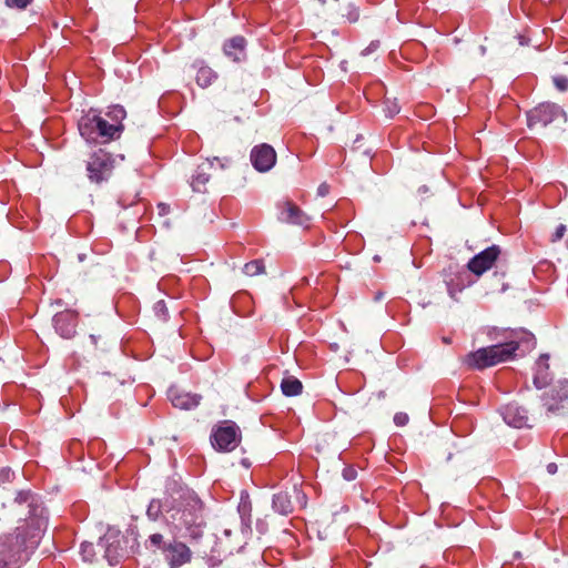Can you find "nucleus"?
I'll return each mask as SVG.
<instances>
[{
    "label": "nucleus",
    "mask_w": 568,
    "mask_h": 568,
    "mask_svg": "<svg viewBox=\"0 0 568 568\" xmlns=\"http://www.w3.org/2000/svg\"><path fill=\"white\" fill-rule=\"evenodd\" d=\"M171 511V518L185 528L200 527L203 524V503L191 489L179 491Z\"/></svg>",
    "instance_id": "nucleus-1"
},
{
    "label": "nucleus",
    "mask_w": 568,
    "mask_h": 568,
    "mask_svg": "<svg viewBox=\"0 0 568 568\" xmlns=\"http://www.w3.org/2000/svg\"><path fill=\"white\" fill-rule=\"evenodd\" d=\"M78 129L81 136L90 143H108L119 139V126L116 124H109L94 110H90L80 118Z\"/></svg>",
    "instance_id": "nucleus-2"
},
{
    "label": "nucleus",
    "mask_w": 568,
    "mask_h": 568,
    "mask_svg": "<svg viewBox=\"0 0 568 568\" xmlns=\"http://www.w3.org/2000/svg\"><path fill=\"white\" fill-rule=\"evenodd\" d=\"M518 347L519 344L515 341L481 347L476 352L468 354L466 363L473 368L484 369L511 359Z\"/></svg>",
    "instance_id": "nucleus-3"
},
{
    "label": "nucleus",
    "mask_w": 568,
    "mask_h": 568,
    "mask_svg": "<svg viewBox=\"0 0 568 568\" xmlns=\"http://www.w3.org/2000/svg\"><path fill=\"white\" fill-rule=\"evenodd\" d=\"M48 520L42 516V509L40 514H34L27 519L26 526L19 527L14 537V542H8L14 550H20L26 554V560L29 556V550L34 549L41 539L42 534L45 531Z\"/></svg>",
    "instance_id": "nucleus-4"
},
{
    "label": "nucleus",
    "mask_w": 568,
    "mask_h": 568,
    "mask_svg": "<svg viewBox=\"0 0 568 568\" xmlns=\"http://www.w3.org/2000/svg\"><path fill=\"white\" fill-rule=\"evenodd\" d=\"M115 166L113 155L102 149L92 152L85 161V171L89 181L93 184H102L112 176Z\"/></svg>",
    "instance_id": "nucleus-5"
},
{
    "label": "nucleus",
    "mask_w": 568,
    "mask_h": 568,
    "mask_svg": "<svg viewBox=\"0 0 568 568\" xmlns=\"http://www.w3.org/2000/svg\"><path fill=\"white\" fill-rule=\"evenodd\" d=\"M547 417L568 415V379L559 381L541 396Z\"/></svg>",
    "instance_id": "nucleus-6"
},
{
    "label": "nucleus",
    "mask_w": 568,
    "mask_h": 568,
    "mask_svg": "<svg viewBox=\"0 0 568 568\" xmlns=\"http://www.w3.org/2000/svg\"><path fill=\"white\" fill-rule=\"evenodd\" d=\"M241 430L232 420L221 422L211 434V443L217 452H232L241 443Z\"/></svg>",
    "instance_id": "nucleus-7"
},
{
    "label": "nucleus",
    "mask_w": 568,
    "mask_h": 568,
    "mask_svg": "<svg viewBox=\"0 0 568 568\" xmlns=\"http://www.w3.org/2000/svg\"><path fill=\"white\" fill-rule=\"evenodd\" d=\"M558 119H564L565 122L568 121L565 111L558 104L551 102L540 103L527 112L529 128L537 125L545 128Z\"/></svg>",
    "instance_id": "nucleus-8"
},
{
    "label": "nucleus",
    "mask_w": 568,
    "mask_h": 568,
    "mask_svg": "<svg viewBox=\"0 0 568 568\" xmlns=\"http://www.w3.org/2000/svg\"><path fill=\"white\" fill-rule=\"evenodd\" d=\"M116 338L111 337L105 329L91 333L85 345L87 356L91 359H100L116 347Z\"/></svg>",
    "instance_id": "nucleus-9"
},
{
    "label": "nucleus",
    "mask_w": 568,
    "mask_h": 568,
    "mask_svg": "<svg viewBox=\"0 0 568 568\" xmlns=\"http://www.w3.org/2000/svg\"><path fill=\"white\" fill-rule=\"evenodd\" d=\"M501 250L498 245L494 244L484 251L476 254L467 263V268L475 275L480 276L490 270L498 260Z\"/></svg>",
    "instance_id": "nucleus-10"
},
{
    "label": "nucleus",
    "mask_w": 568,
    "mask_h": 568,
    "mask_svg": "<svg viewBox=\"0 0 568 568\" xmlns=\"http://www.w3.org/2000/svg\"><path fill=\"white\" fill-rule=\"evenodd\" d=\"M250 158L255 170L267 172L275 165L276 152L270 144L262 143L252 149Z\"/></svg>",
    "instance_id": "nucleus-11"
},
{
    "label": "nucleus",
    "mask_w": 568,
    "mask_h": 568,
    "mask_svg": "<svg viewBox=\"0 0 568 568\" xmlns=\"http://www.w3.org/2000/svg\"><path fill=\"white\" fill-rule=\"evenodd\" d=\"M503 418L509 426L516 428L531 427L532 418L528 415L526 408L517 403H509L504 407Z\"/></svg>",
    "instance_id": "nucleus-12"
},
{
    "label": "nucleus",
    "mask_w": 568,
    "mask_h": 568,
    "mask_svg": "<svg viewBox=\"0 0 568 568\" xmlns=\"http://www.w3.org/2000/svg\"><path fill=\"white\" fill-rule=\"evenodd\" d=\"M53 324L61 337L71 338L77 332V314L71 311L58 312L53 317Z\"/></svg>",
    "instance_id": "nucleus-13"
},
{
    "label": "nucleus",
    "mask_w": 568,
    "mask_h": 568,
    "mask_svg": "<svg viewBox=\"0 0 568 568\" xmlns=\"http://www.w3.org/2000/svg\"><path fill=\"white\" fill-rule=\"evenodd\" d=\"M8 540L0 542V568H19L26 561V554L14 550Z\"/></svg>",
    "instance_id": "nucleus-14"
},
{
    "label": "nucleus",
    "mask_w": 568,
    "mask_h": 568,
    "mask_svg": "<svg viewBox=\"0 0 568 568\" xmlns=\"http://www.w3.org/2000/svg\"><path fill=\"white\" fill-rule=\"evenodd\" d=\"M278 219L282 222L295 224L300 226H308L310 217L294 203L284 202Z\"/></svg>",
    "instance_id": "nucleus-15"
},
{
    "label": "nucleus",
    "mask_w": 568,
    "mask_h": 568,
    "mask_svg": "<svg viewBox=\"0 0 568 568\" xmlns=\"http://www.w3.org/2000/svg\"><path fill=\"white\" fill-rule=\"evenodd\" d=\"M165 551L169 552L168 560L171 568H179L191 560V550L183 542L174 541L165 548Z\"/></svg>",
    "instance_id": "nucleus-16"
},
{
    "label": "nucleus",
    "mask_w": 568,
    "mask_h": 568,
    "mask_svg": "<svg viewBox=\"0 0 568 568\" xmlns=\"http://www.w3.org/2000/svg\"><path fill=\"white\" fill-rule=\"evenodd\" d=\"M246 40L242 36H236L227 40L223 45V51L226 57L234 62L243 61L246 57L245 53Z\"/></svg>",
    "instance_id": "nucleus-17"
},
{
    "label": "nucleus",
    "mask_w": 568,
    "mask_h": 568,
    "mask_svg": "<svg viewBox=\"0 0 568 568\" xmlns=\"http://www.w3.org/2000/svg\"><path fill=\"white\" fill-rule=\"evenodd\" d=\"M169 398L174 407L181 409H192L199 406L201 400L200 395L179 392L176 389L169 390Z\"/></svg>",
    "instance_id": "nucleus-18"
},
{
    "label": "nucleus",
    "mask_w": 568,
    "mask_h": 568,
    "mask_svg": "<svg viewBox=\"0 0 568 568\" xmlns=\"http://www.w3.org/2000/svg\"><path fill=\"white\" fill-rule=\"evenodd\" d=\"M536 373L534 375V385L537 388H542L548 385L550 381V372H549V355L541 354L536 362L535 365Z\"/></svg>",
    "instance_id": "nucleus-19"
},
{
    "label": "nucleus",
    "mask_w": 568,
    "mask_h": 568,
    "mask_svg": "<svg viewBox=\"0 0 568 568\" xmlns=\"http://www.w3.org/2000/svg\"><path fill=\"white\" fill-rule=\"evenodd\" d=\"M213 166V161L202 163L197 166L195 173L191 178V187L194 192L203 193L206 191V184L210 180L209 169Z\"/></svg>",
    "instance_id": "nucleus-20"
},
{
    "label": "nucleus",
    "mask_w": 568,
    "mask_h": 568,
    "mask_svg": "<svg viewBox=\"0 0 568 568\" xmlns=\"http://www.w3.org/2000/svg\"><path fill=\"white\" fill-rule=\"evenodd\" d=\"M193 67L196 69V83L201 88L210 87L217 79V73L203 62H196Z\"/></svg>",
    "instance_id": "nucleus-21"
},
{
    "label": "nucleus",
    "mask_w": 568,
    "mask_h": 568,
    "mask_svg": "<svg viewBox=\"0 0 568 568\" xmlns=\"http://www.w3.org/2000/svg\"><path fill=\"white\" fill-rule=\"evenodd\" d=\"M281 389L287 397L297 396L303 390V384L296 377L288 375L282 379Z\"/></svg>",
    "instance_id": "nucleus-22"
},
{
    "label": "nucleus",
    "mask_w": 568,
    "mask_h": 568,
    "mask_svg": "<svg viewBox=\"0 0 568 568\" xmlns=\"http://www.w3.org/2000/svg\"><path fill=\"white\" fill-rule=\"evenodd\" d=\"M98 546L101 549H104V557L108 559L110 565H113L118 561L120 556L119 552V541H110L109 537L100 538Z\"/></svg>",
    "instance_id": "nucleus-23"
},
{
    "label": "nucleus",
    "mask_w": 568,
    "mask_h": 568,
    "mask_svg": "<svg viewBox=\"0 0 568 568\" xmlns=\"http://www.w3.org/2000/svg\"><path fill=\"white\" fill-rule=\"evenodd\" d=\"M273 508L281 515H288L293 511V504L287 493L280 491L273 496Z\"/></svg>",
    "instance_id": "nucleus-24"
},
{
    "label": "nucleus",
    "mask_w": 568,
    "mask_h": 568,
    "mask_svg": "<svg viewBox=\"0 0 568 568\" xmlns=\"http://www.w3.org/2000/svg\"><path fill=\"white\" fill-rule=\"evenodd\" d=\"M106 116L111 120L109 124H116L119 126V136L121 135L124 126L122 124V121L126 116V112L122 105H113L109 108L106 112Z\"/></svg>",
    "instance_id": "nucleus-25"
},
{
    "label": "nucleus",
    "mask_w": 568,
    "mask_h": 568,
    "mask_svg": "<svg viewBox=\"0 0 568 568\" xmlns=\"http://www.w3.org/2000/svg\"><path fill=\"white\" fill-rule=\"evenodd\" d=\"M265 267L261 260H254L248 263H246L243 267V272L248 275H257L264 273Z\"/></svg>",
    "instance_id": "nucleus-26"
},
{
    "label": "nucleus",
    "mask_w": 568,
    "mask_h": 568,
    "mask_svg": "<svg viewBox=\"0 0 568 568\" xmlns=\"http://www.w3.org/2000/svg\"><path fill=\"white\" fill-rule=\"evenodd\" d=\"M80 554L84 561L92 562L95 557V547L92 542L83 541L80 547Z\"/></svg>",
    "instance_id": "nucleus-27"
},
{
    "label": "nucleus",
    "mask_w": 568,
    "mask_h": 568,
    "mask_svg": "<svg viewBox=\"0 0 568 568\" xmlns=\"http://www.w3.org/2000/svg\"><path fill=\"white\" fill-rule=\"evenodd\" d=\"M162 513L161 501L158 499H152L146 509V515L150 519L156 520Z\"/></svg>",
    "instance_id": "nucleus-28"
},
{
    "label": "nucleus",
    "mask_w": 568,
    "mask_h": 568,
    "mask_svg": "<svg viewBox=\"0 0 568 568\" xmlns=\"http://www.w3.org/2000/svg\"><path fill=\"white\" fill-rule=\"evenodd\" d=\"M146 547H150L152 548L153 550L155 549H162L165 551V546H164V541H163V536L161 534H153L149 537V540H148V544H146Z\"/></svg>",
    "instance_id": "nucleus-29"
},
{
    "label": "nucleus",
    "mask_w": 568,
    "mask_h": 568,
    "mask_svg": "<svg viewBox=\"0 0 568 568\" xmlns=\"http://www.w3.org/2000/svg\"><path fill=\"white\" fill-rule=\"evenodd\" d=\"M552 82L558 91L565 92L568 90V78L566 75H555L552 78Z\"/></svg>",
    "instance_id": "nucleus-30"
},
{
    "label": "nucleus",
    "mask_w": 568,
    "mask_h": 568,
    "mask_svg": "<svg viewBox=\"0 0 568 568\" xmlns=\"http://www.w3.org/2000/svg\"><path fill=\"white\" fill-rule=\"evenodd\" d=\"M154 311L155 314L163 321H166L169 317L168 307L165 305V302L163 300L158 301L154 304Z\"/></svg>",
    "instance_id": "nucleus-31"
},
{
    "label": "nucleus",
    "mask_w": 568,
    "mask_h": 568,
    "mask_svg": "<svg viewBox=\"0 0 568 568\" xmlns=\"http://www.w3.org/2000/svg\"><path fill=\"white\" fill-rule=\"evenodd\" d=\"M400 108L396 101L386 100L385 101V113L388 118H393L397 113H399Z\"/></svg>",
    "instance_id": "nucleus-32"
},
{
    "label": "nucleus",
    "mask_w": 568,
    "mask_h": 568,
    "mask_svg": "<svg viewBox=\"0 0 568 568\" xmlns=\"http://www.w3.org/2000/svg\"><path fill=\"white\" fill-rule=\"evenodd\" d=\"M31 0H4L8 8L24 9L30 4Z\"/></svg>",
    "instance_id": "nucleus-33"
},
{
    "label": "nucleus",
    "mask_w": 568,
    "mask_h": 568,
    "mask_svg": "<svg viewBox=\"0 0 568 568\" xmlns=\"http://www.w3.org/2000/svg\"><path fill=\"white\" fill-rule=\"evenodd\" d=\"M342 475H343V478H344L345 480H347V481H352V480H354V479L356 478V476H357V471H356V469H355L354 467L348 466V467H345V468L343 469Z\"/></svg>",
    "instance_id": "nucleus-34"
},
{
    "label": "nucleus",
    "mask_w": 568,
    "mask_h": 568,
    "mask_svg": "<svg viewBox=\"0 0 568 568\" xmlns=\"http://www.w3.org/2000/svg\"><path fill=\"white\" fill-rule=\"evenodd\" d=\"M408 420H409L408 415L403 412L396 413L394 416V423L400 427L405 426L408 423Z\"/></svg>",
    "instance_id": "nucleus-35"
},
{
    "label": "nucleus",
    "mask_w": 568,
    "mask_h": 568,
    "mask_svg": "<svg viewBox=\"0 0 568 568\" xmlns=\"http://www.w3.org/2000/svg\"><path fill=\"white\" fill-rule=\"evenodd\" d=\"M566 231H567L566 225H565V224H559V225L557 226V229H556V231H555L554 235H552L551 241H552V242L560 241V240L564 237V235H565Z\"/></svg>",
    "instance_id": "nucleus-36"
},
{
    "label": "nucleus",
    "mask_w": 568,
    "mask_h": 568,
    "mask_svg": "<svg viewBox=\"0 0 568 568\" xmlns=\"http://www.w3.org/2000/svg\"><path fill=\"white\" fill-rule=\"evenodd\" d=\"M346 17L349 22H356L359 18V12L355 7L349 6V10H348Z\"/></svg>",
    "instance_id": "nucleus-37"
},
{
    "label": "nucleus",
    "mask_w": 568,
    "mask_h": 568,
    "mask_svg": "<svg viewBox=\"0 0 568 568\" xmlns=\"http://www.w3.org/2000/svg\"><path fill=\"white\" fill-rule=\"evenodd\" d=\"M329 192V185L327 183H322L317 187V194L322 197L326 196Z\"/></svg>",
    "instance_id": "nucleus-38"
},
{
    "label": "nucleus",
    "mask_w": 568,
    "mask_h": 568,
    "mask_svg": "<svg viewBox=\"0 0 568 568\" xmlns=\"http://www.w3.org/2000/svg\"><path fill=\"white\" fill-rule=\"evenodd\" d=\"M158 210H159L160 215H166L170 212V205H168L165 203H160L158 205Z\"/></svg>",
    "instance_id": "nucleus-39"
},
{
    "label": "nucleus",
    "mask_w": 568,
    "mask_h": 568,
    "mask_svg": "<svg viewBox=\"0 0 568 568\" xmlns=\"http://www.w3.org/2000/svg\"><path fill=\"white\" fill-rule=\"evenodd\" d=\"M557 465L555 463H550L547 465V471L550 474V475H554L557 473Z\"/></svg>",
    "instance_id": "nucleus-40"
},
{
    "label": "nucleus",
    "mask_w": 568,
    "mask_h": 568,
    "mask_svg": "<svg viewBox=\"0 0 568 568\" xmlns=\"http://www.w3.org/2000/svg\"><path fill=\"white\" fill-rule=\"evenodd\" d=\"M385 293L383 291H377L374 295V300L379 302L384 297Z\"/></svg>",
    "instance_id": "nucleus-41"
},
{
    "label": "nucleus",
    "mask_w": 568,
    "mask_h": 568,
    "mask_svg": "<svg viewBox=\"0 0 568 568\" xmlns=\"http://www.w3.org/2000/svg\"><path fill=\"white\" fill-rule=\"evenodd\" d=\"M29 496L30 495L28 493H20L18 498L20 501H28Z\"/></svg>",
    "instance_id": "nucleus-42"
},
{
    "label": "nucleus",
    "mask_w": 568,
    "mask_h": 568,
    "mask_svg": "<svg viewBox=\"0 0 568 568\" xmlns=\"http://www.w3.org/2000/svg\"><path fill=\"white\" fill-rule=\"evenodd\" d=\"M55 304H57L58 306H64V305L67 306V305H68V303H64L61 298H58V300L55 301Z\"/></svg>",
    "instance_id": "nucleus-43"
},
{
    "label": "nucleus",
    "mask_w": 568,
    "mask_h": 568,
    "mask_svg": "<svg viewBox=\"0 0 568 568\" xmlns=\"http://www.w3.org/2000/svg\"><path fill=\"white\" fill-rule=\"evenodd\" d=\"M455 293H456V290H455V288H454V290H449V295H450L453 298H455Z\"/></svg>",
    "instance_id": "nucleus-44"
},
{
    "label": "nucleus",
    "mask_w": 568,
    "mask_h": 568,
    "mask_svg": "<svg viewBox=\"0 0 568 568\" xmlns=\"http://www.w3.org/2000/svg\"><path fill=\"white\" fill-rule=\"evenodd\" d=\"M322 4H325L326 0H318Z\"/></svg>",
    "instance_id": "nucleus-45"
}]
</instances>
